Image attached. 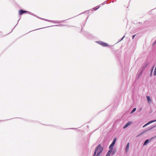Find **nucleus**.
I'll return each instance as SVG.
<instances>
[{"mask_svg":"<svg viewBox=\"0 0 156 156\" xmlns=\"http://www.w3.org/2000/svg\"><path fill=\"white\" fill-rule=\"evenodd\" d=\"M135 35H134L133 36V39L134 38V37H135Z\"/></svg>","mask_w":156,"mask_h":156,"instance_id":"14","label":"nucleus"},{"mask_svg":"<svg viewBox=\"0 0 156 156\" xmlns=\"http://www.w3.org/2000/svg\"><path fill=\"white\" fill-rule=\"evenodd\" d=\"M28 12L27 11H25L23 10V9H20L19 10V14L20 15H22L23 13H26Z\"/></svg>","mask_w":156,"mask_h":156,"instance_id":"4","label":"nucleus"},{"mask_svg":"<svg viewBox=\"0 0 156 156\" xmlns=\"http://www.w3.org/2000/svg\"><path fill=\"white\" fill-rule=\"evenodd\" d=\"M136 108H134L132 110V111L131 112V113H133L136 110Z\"/></svg>","mask_w":156,"mask_h":156,"instance_id":"11","label":"nucleus"},{"mask_svg":"<svg viewBox=\"0 0 156 156\" xmlns=\"http://www.w3.org/2000/svg\"><path fill=\"white\" fill-rule=\"evenodd\" d=\"M112 150H109L108 152V153H107V154H106V155L107 156H110V155H111V153H112Z\"/></svg>","mask_w":156,"mask_h":156,"instance_id":"8","label":"nucleus"},{"mask_svg":"<svg viewBox=\"0 0 156 156\" xmlns=\"http://www.w3.org/2000/svg\"><path fill=\"white\" fill-rule=\"evenodd\" d=\"M147 131V130H146V131H143L140 135H141V134H143L145 132H146Z\"/></svg>","mask_w":156,"mask_h":156,"instance_id":"13","label":"nucleus"},{"mask_svg":"<svg viewBox=\"0 0 156 156\" xmlns=\"http://www.w3.org/2000/svg\"><path fill=\"white\" fill-rule=\"evenodd\" d=\"M145 126V125H144L143 126V127H144Z\"/></svg>","mask_w":156,"mask_h":156,"instance_id":"15","label":"nucleus"},{"mask_svg":"<svg viewBox=\"0 0 156 156\" xmlns=\"http://www.w3.org/2000/svg\"><path fill=\"white\" fill-rule=\"evenodd\" d=\"M132 123V122H129L127 123L125 125V126L123 127V128L125 129L126 128L129 126Z\"/></svg>","mask_w":156,"mask_h":156,"instance_id":"5","label":"nucleus"},{"mask_svg":"<svg viewBox=\"0 0 156 156\" xmlns=\"http://www.w3.org/2000/svg\"><path fill=\"white\" fill-rule=\"evenodd\" d=\"M98 43L99 44H100L102 46L104 47H106V46H108V44L106 43H105L103 42L99 41L98 42Z\"/></svg>","mask_w":156,"mask_h":156,"instance_id":"3","label":"nucleus"},{"mask_svg":"<svg viewBox=\"0 0 156 156\" xmlns=\"http://www.w3.org/2000/svg\"><path fill=\"white\" fill-rule=\"evenodd\" d=\"M105 156H107L106 155Z\"/></svg>","mask_w":156,"mask_h":156,"instance_id":"17","label":"nucleus"},{"mask_svg":"<svg viewBox=\"0 0 156 156\" xmlns=\"http://www.w3.org/2000/svg\"><path fill=\"white\" fill-rule=\"evenodd\" d=\"M154 75L156 76V67H155V68L154 69Z\"/></svg>","mask_w":156,"mask_h":156,"instance_id":"12","label":"nucleus"},{"mask_svg":"<svg viewBox=\"0 0 156 156\" xmlns=\"http://www.w3.org/2000/svg\"><path fill=\"white\" fill-rule=\"evenodd\" d=\"M116 139V138H115L114 139V140H113L112 143L110 145V146L109 147V149H111V150H112V149L115 143Z\"/></svg>","mask_w":156,"mask_h":156,"instance_id":"2","label":"nucleus"},{"mask_svg":"<svg viewBox=\"0 0 156 156\" xmlns=\"http://www.w3.org/2000/svg\"><path fill=\"white\" fill-rule=\"evenodd\" d=\"M156 121V120H152V121H151L150 122H148V123H147L145 125V126H147V125L149 124H150L153 122H155Z\"/></svg>","mask_w":156,"mask_h":156,"instance_id":"7","label":"nucleus"},{"mask_svg":"<svg viewBox=\"0 0 156 156\" xmlns=\"http://www.w3.org/2000/svg\"><path fill=\"white\" fill-rule=\"evenodd\" d=\"M155 43H156V41H155V42H154V44H155Z\"/></svg>","mask_w":156,"mask_h":156,"instance_id":"16","label":"nucleus"},{"mask_svg":"<svg viewBox=\"0 0 156 156\" xmlns=\"http://www.w3.org/2000/svg\"><path fill=\"white\" fill-rule=\"evenodd\" d=\"M148 141H149L148 140H146L144 144V145H145L147 144V143L148 142Z\"/></svg>","mask_w":156,"mask_h":156,"instance_id":"10","label":"nucleus"},{"mask_svg":"<svg viewBox=\"0 0 156 156\" xmlns=\"http://www.w3.org/2000/svg\"><path fill=\"white\" fill-rule=\"evenodd\" d=\"M103 150V148L99 144L95 149L93 156H100Z\"/></svg>","mask_w":156,"mask_h":156,"instance_id":"1","label":"nucleus"},{"mask_svg":"<svg viewBox=\"0 0 156 156\" xmlns=\"http://www.w3.org/2000/svg\"><path fill=\"white\" fill-rule=\"evenodd\" d=\"M129 143H127V145H126V152H127L128 150H129Z\"/></svg>","mask_w":156,"mask_h":156,"instance_id":"6","label":"nucleus"},{"mask_svg":"<svg viewBox=\"0 0 156 156\" xmlns=\"http://www.w3.org/2000/svg\"><path fill=\"white\" fill-rule=\"evenodd\" d=\"M147 100L148 102L149 103V102H151V101H152L151 100V99L150 98V97L149 96H147Z\"/></svg>","mask_w":156,"mask_h":156,"instance_id":"9","label":"nucleus"}]
</instances>
